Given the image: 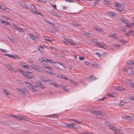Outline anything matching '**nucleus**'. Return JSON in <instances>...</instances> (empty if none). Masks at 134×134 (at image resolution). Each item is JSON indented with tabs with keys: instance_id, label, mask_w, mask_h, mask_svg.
Masks as SVG:
<instances>
[{
	"instance_id": "nucleus-1",
	"label": "nucleus",
	"mask_w": 134,
	"mask_h": 134,
	"mask_svg": "<svg viewBox=\"0 0 134 134\" xmlns=\"http://www.w3.org/2000/svg\"><path fill=\"white\" fill-rule=\"evenodd\" d=\"M87 79L90 81H92L96 80L97 78L93 75H91L90 76L88 77Z\"/></svg>"
},
{
	"instance_id": "nucleus-2",
	"label": "nucleus",
	"mask_w": 134,
	"mask_h": 134,
	"mask_svg": "<svg viewBox=\"0 0 134 134\" xmlns=\"http://www.w3.org/2000/svg\"><path fill=\"white\" fill-rule=\"evenodd\" d=\"M114 89L116 90L122 91H124L125 90L124 88L121 87L119 86L115 87Z\"/></svg>"
},
{
	"instance_id": "nucleus-3",
	"label": "nucleus",
	"mask_w": 134,
	"mask_h": 134,
	"mask_svg": "<svg viewBox=\"0 0 134 134\" xmlns=\"http://www.w3.org/2000/svg\"><path fill=\"white\" fill-rule=\"evenodd\" d=\"M22 74L23 75L24 77H25L27 78L31 79L34 77H33L31 76H32V75H31V76H29L28 75L26 74V72H23V73H22Z\"/></svg>"
},
{
	"instance_id": "nucleus-4",
	"label": "nucleus",
	"mask_w": 134,
	"mask_h": 134,
	"mask_svg": "<svg viewBox=\"0 0 134 134\" xmlns=\"http://www.w3.org/2000/svg\"><path fill=\"white\" fill-rule=\"evenodd\" d=\"M119 20L120 21L123 22V23L127 24L129 23L128 20L125 18H120Z\"/></svg>"
},
{
	"instance_id": "nucleus-5",
	"label": "nucleus",
	"mask_w": 134,
	"mask_h": 134,
	"mask_svg": "<svg viewBox=\"0 0 134 134\" xmlns=\"http://www.w3.org/2000/svg\"><path fill=\"white\" fill-rule=\"evenodd\" d=\"M30 37L33 40H34L35 41H37L38 40V37L36 36V37H35L34 36L32 35L29 34Z\"/></svg>"
},
{
	"instance_id": "nucleus-6",
	"label": "nucleus",
	"mask_w": 134,
	"mask_h": 134,
	"mask_svg": "<svg viewBox=\"0 0 134 134\" xmlns=\"http://www.w3.org/2000/svg\"><path fill=\"white\" fill-rule=\"evenodd\" d=\"M28 87L30 89L32 90V91H35L36 92H37V90H36L35 89L32 87L31 84H29V85H28Z\"/></svg>"
},
{
	"instance_id": "nucleus-7",
	"label": "nucleus",
	"mask_w": 134,
	"mask_h": 134,
	"mask_svg": "<svg viewBox=\"0 0 134 134\" xmlns=\"http://www.w3.org/2000/svg\"><path fill=\"white\" fill-rule=\"evenodd\" d=\"M5 55L6 56H8V57H10L12 58H15L17 56V55L15 54L11 55V54H5Z\"/></svg>"
},
{
	"instance_id": "nucleus-8",
	"label": "nucleus",
	"mask_w": 134,
	"mask_h": 134,
	"mask_svg": "<svg viewBox=\"0 0 134 134\" xmlns=\"http://www.w3.org/2000/svg\"><path fill=\"white\" fill-rule=\"evenodd\" d=\"M31 5H32L33 7H31V8L30 9V10L32 12H34L35 13H36V11H35V10H36L35 7L32 4H31L30 5V6L31 7Z\"/></svg>"
},
{
	"instance_id": "nucleus-9",
	"label": "nucleus",
	"mask_w": 134,
	"mask_h": 134,
	"mask_svg": "<svg viewBox=\"0 0 134 134\" xmlns=\"http://www.w3.org/2000/svg\"><path fill=\"white\" fill-rule=\"evenodd\" d=\"M105 114V113L104 112L98 111V112L97 113V115L98 116L101 115L103 116Z\"/></svg>"
},
{
	"instance_id": "nucleus-10",
	"label": "nucleus",
	"mask_w": 134,
	"mask_h": 134,
	"mask_svg": "<svg viewBox=\"0 0 134 134\" xmlns=\"http://www.w3.org/2000/svg\"><path fill=\"white\" fill-rule=\"evenodd\" d=\"M113 131L115 133H120L121 130L120 129H118V128L115 127Z\"/></svg>"
},
{
	"instance_id": "nucleus-11",
	"label": "nucleus",
	"mask_w": 134,
	"mask_h": 134,
	"mask_svg": "<svg viewBox=\"0 0 134 134\" xmlns=\"http://www.w3.org/2000/svg\"><path fill=\"white\" fill-rule=\"evenodd\" d=\"M114 5L117 7H120L121 5L119 3L115 2L114 3Z\"/></svg>"
},
{
	"instance_id": "nucleus-12",
	"label": "nucleus",
	"mask_w": 134,
	"mask_h": 134,
	"mask_svg": "<svg viewBox=\"0 0 134 134\" xmlns=\"http://www.w3.org/2000/svg\"><path fill=\"white\" fill-rule=\"evenodd\" d=\"M37 49L42 53L43 52V47L42 46H40L38 47Z\"/></svg>"
},
{
	"instance_id": "nucleus-13",
	"label": "nucleus",
	"mask_w": 134,
	"mask_h": 134,
	"mask_svg": "<svg viewBox=\"0 0 134 134\" xmlns=\"http://www.w3.org/2000/svg\"><path fill=\"white\" fill-rule=\"evenodd\" d=\"M0 21H2L1 23L3 24L4 25H10V24L8 23V22L6 21H5L3 20H0Z\"/></svg>"
},
{
	"instance_id": "nucleus-14",
	"label": "nucleus",
	"mask_w": 134,
	"mask_h": 134,
	"mask_svg": "<svg viewBox=\"0 0 134 134\" xmlns=\"http://www.w3.org/2000/svg\"><path fill=\"white\" fill-rule=\"evenodd\" d=\"M103 2L104 5H109V0H104Z\"/></svg>"
},
{
	"instance_id": "nucleus-15",
	"label": "nucleus",
	"mask_w": 134,
	"mask_h": 134,
	"mask_svg": "<svg viewBox=\"0 0 134 134\" xmlns=\"http://www.w3.org/2000/svg\"><path fill=\"white\" fill-rule=\"evenodd\" d=\"M3 91L5 93L8 97V98H10V94L9 93L5 90H4Z\"/></svg>"
},
{
	"instance_id": "nucleus-16",
	"label": "nucleus",
	"mask_w": 134,
	"mask_h": 134,
	"mask_svg": "<svg viewBox=\"0 0 134 134\" xmlns=\"http://www.w3.org/2000/svg\"><path fill=\"white\" fill-rule=\"evenodd\" d=\"M119 30H120L126 31L127 30L124 27L121 26L119 27Z\"/></svg>"
},
{
	"instance_id": "nucleus-17",
	"label": "nucleus",
	"mask_w": 134,
	"mask_h": 134,
	"mask_svg": "<svg viewBox=\"0 0 134 134\" xmlns=\"http://www.w3.org/2000/svg\"><path fill=\"white\" fill-rule=\"evenodd\" d=\"M64 40H65V41H66V42H68V43L69 44H74V45L75 44L74 43H72V42H71V41H70V40H68L66 38H64Z\"/></svg>"
},
{
	"instance_id": "nucleus-18",
	"label": "nucleus",
	"mask_w": 134,
	"mask_h": 134,
	"mask_svg": "<svg viewBox=\"0 0 134 134\" xmlns=\"http://www.w3.org/2000/svg\"><path fill=\"white\" fill-rule=\"evenodd\" d=\"M112 125H111V126H110L109 127L112 130H113V131L114 130L115 128V127H113V126L114 125V124H112Z\"/></svg>"
},
{
	"instance_id": "nucleus-19",
	"label": "nucleus",
	"mask_w": 134,
	"mask_h": 134,
	"mask_svg": "<svg viewBox=\"0 0 134 134\" xmlns=\"http://www.w3.org/2000/svg\"><path fill=\"white\" fill-rule=\"evenodd\" d=\"M21 6L25 8H26L27 9H28L29 8H28V7L24 3H21Z\"/></svg>"
},
{
	"instance_id": "nucleus-20",
	"label": "nucleus",
	"mask_w": 134,
	"mask_h": 134,
	"mask_svg": "<svg viewBox=\"0 0 134 134\" xmlns=\"http://www.w3.org/2000/svg\"><path fill=\"white\" fill-rule=\"evenodd\" d=\"M125 103V102L121 101V102H120V104H119V106L121 107L124 105Z\"/></svg>"
},
{
	"instance_id": "nucleus-21",
	"label": "nucleus",
	"mask_w": 134,
	"mask_h": 134,
	"mask_svg": "<svg viewBox=\"0 0 134 134\" xmlns=\"http://www.w3.org/2000/svg\"><path fill=\"white\" fill-rule=\"evenodd\" d=\"M127 64H129L132 65L134 64V62H133V61L131 60H129L128 61Z\"/></svg>"
},
{
	"instance_id": "nucleus-22",
	"label": "nucleus",
	"mask_w": 134,
	"mask_h": 134,
	"mask_svg": "<svg viewBox=\"0 0 134 134\" xmlns=\"http://www.w3.org/2000/svg\"><path fill=\"white\" fill-rule=\"evenodd\" d=\"M6 67L10 70H13V68L11 67L10 65H7Z\"/></svg>"
},
{
	"instance_id": "nucleus-23",
	"label": "nucleus",
	"mask_w": 134,
	"mask_h": 134,
	"mask_svg": "<svg viewBox=\"0 0 134 134\" xmlns=\"http://www.w3.org/2000/svg\"><path fill=\"white\" fill-rule=\"evenodd\" d=\"M51 84H52L53 85H54V86L56 87L59 86L57 84V83H55V82H54L52 80Z\"/></svg>"
},
{
	"instance_id": "nucleus-24",
	"label": "nucleus",
	"mask_w": 134,
	"mask_h": 134,
	"mask_svg": "<svg viewBox=\"0 0 134 134\" xmlns=\"http://www.w3.org/2000/svg\"><path fill=\"white\" fill-rule=\"evenodd\" d=\"M90 111L92 113L94 114V115H96L95 114H96L97 115V113L98 112V111L90 110Z\"/></svg>"
},
{
	"instance_id": "nucleus-25",
	"label": "nucleus",
	"mask_w": 134,
	"mask_h": 134,
	"mask_svg": "<svg viewBox=\"0 0 134 134\" xmlns=\"http://www.w3.org/2000/svg\"><path fill=\"white\" fill-rule=\"evenodd\" d=\"M54 65L56 67H58L59 65V62H54Z\"/></svg>"
},
{
	"instance_id": "nucleus-26",
	"label": "nucleus",
	"mask_w": 134,
	"mask_h": 134,
	"mask_svg": "<svg viewBox=\"0 0 134 134\" xmlns=\"http://www.w3.org/2000/svg\"><path fill=\"white\" fill-rule=\"evenodd\" d=\"M119 41L121 43L123 44L125 43H126V42H127V41H125L124 39L119 40Z\"/></svg>"
},
{
	"instance_id": "nucleus-27",
	"label": "nucleus",
	"mask_w": 134,
	"mask_h": 134,
	"mask_svg": "<svg viewBox=\"0 0 134 134\" xmlns=\"http://www.w3.org/2000/svg\"><path fill=\"white\" fill-rule=\"evenodd\" d=\"M46 22H47L48 23H49L50 24L52 25V26H54L55 25V24L54 23H52L49 20H46Z\"/></svg>"
},
{
	"instance_id": "nucleus-28",
	"label": "nucleus",
	"mask_w": 134,
	"mask_h": 134,
	"mask_svg": "<svg viewBox=\"0 0 134 134\" xmlns=\"http://www.w3.org/2000/svg\"><path fill=\"white\" fill-rule=\"evenodd\" d=\"M73 127V124H68V128L69 129L72 128V127Z\"/></svg>"
},
{
	"instance_id": "nucleus-29",
	"label": "nucleus",
	"mask_w": 134,
	"mask_h": 134,
	"mask_svg": "<svg viewBox=\"0 0 134 134\" xmlns=\"http://www.w3.org/2000/svg\"><path fill=\"white\" fill-rule=\"evenodd\" d=\"M126 27H129L130 28H131L133 26V25H132L131 24H129L128 25H125Z\"/></svg>"
},
{
	"instance_id": "nucleus-30",
	"label": "nucleus",
	"mask_w": 134,
	"mask_h": 134,
	"mask_svg": "<svg viewBox=\"0 0 134 134\" xmlns=\"http://www.w3.org/2000/svg\"><path fill=\"white\" fill-rule=\"evenodd\" d=\"M70 121H74L76 122L77 123H78L79 124H82L81 123V122H82V121L81 122H79L77 121L76 120H74L73 119H70L69 120Z\"/></svg>"
},
{
	"instance_id": "nucleus-31",
	"label": "nucleus",
	"mask_w": 134,
	"mask_h": 134,
	"mask_svg": "<svg viewBox=\"0 0 134 134\" xmlns=\"http://www.w3.org/2000/svg\"><path fill=\"white\" fill-rule=\"evenodd\" d=\"M13 116L14 117V118H15L18 120H21L20 119H21V117H19L15 115H13Z\"/></svg>"
},
{
	"instance_id": "nucleus-32",
	"label": "nucleus",
	"mask_w": 134,
	"mask_h": 134,
	"mask_svg": "<svg viewBox=\"0 0 134 134\" xmlns=\"http://www.w3.org/2000/svg\"><path fill=\"white\" fill-rule=\"evenodd\" d=\"M26 93H28L29 94V92L28 90L25 88H24L22 89Z\"/></svg>"
},
{
	"instance_id": "nucleus-33",
	"label": "nucleus",
	"mask_w": 134,
	"mask_h": 134,
	"mask_svg": "<svg viewBox=\"0 0 134 134\" xmlns=\"http://www.w3.org/2000/svg\"><path fill=\"white\" fill-rule=\"evenodd\" d=\"M18 31H20L21 32H22L23 31V29H21L20 27H18L16 29Z\"/></svg>"
},
{
	"instance_id": "nucleus-34",
	"label": "nucleus",
	"mask_w": 134,
	"mask_h": 134,
	"mask_svg": "<svg viewBox=\"0 0 134 134\" xmlns=\"http://www.w3.org/2000/svg\"><path fill=\"white\" fill-rule=\"evenodd\" d=\"M33 66L32 67L33 68L37 70L39 67L34 65H33Z\"/></svg>"
},
{
	"instance_id": "nucleus-35",
	"label": "nucleus",
	"mask_w": 134,
	"mask_h": 134,
	"mask_svg": "<svg viewBox=\"0 0 134 134\" xmlns=\"http://www.w3.org/2000/svg\"><path fill=\"white\" fill-rule=\"evenodd\" d=\"M52 13L53 15H55L57 17L60 16L59 15L57 14V13L55 12H53Z\"/></svg>"
},
{
	"instance_id": "nucleus-36",
	"label": "nucleus",
	"mask_w": 134,
	"mask_h": 134,
	"mask_svg": "<svg viewBox=\"0 0 134 134\" xmlns=\"http://www.w3.org/2000/svg\"><path fill=\"white\" fill-rule=\"evenodd\" d=\"M62 88L66 92H68L69 91V90L64 86H63V87H62Z\"/></svg>"
},
{
	"instance_id": "nucleus-37",
	"label": "nucleus",
	"mask_w": 134,
	"mask_h": 134,
	"mask_svg": "<svg viewBox=\"0 0 134 134\" xmlns=\"http://www.w3.org/2000/svg\"><path fill=\"white\" fill-rule=\"evenodd\" d=\"M105 124L106 125H108L110 126H111V125H112V124H111L110 122H108V121H105Z\"/></svg>"
},
{
	"instance_id": "nucleus-38",
	"label": "nucleus",
	"mask_w": 134,
	"mask_h": 134,
	"mask_svg": "<svg viewBox=\"0 0 134 134\" xmlns=\"http://www.w3.org/2000/svg\"><path fill=\"white\" fill-rule=\"evenodd\" d=\"M44 39H45V40L46 41H47L50 42H51L53 41L52 39V40L49 39L47 38H46V37L44 38Z\"/></svg>"
},
{
	"instance_id": "nucleus-39",
	"label": "nucleus",
	"mask_w": 134,
	"mask_h": 134,
	"mask_svg": "<svg viewBox=\"0 0 134 134\" xmlns=\"http://www.w3.org/2000/svg\"><path fill=\"white\" fill-rule=\"evenodd\" d=\"M0 8L4 10H5L6 9V8L5 7H4L3 6H1V5L0 4Z\"/></svg>"
},
{
	"instance_id": "nucleus-40",
	"label": "nucleus",
	"mask_w": 134,
	"mask_h": 134,
	"mask_svg": "<svg viewBox=\"0 0 134 134\" xmlns=\"http://www.w3.org/2000/svg\"><path fill=\"white\" fill-rule=\"evenodd\" d=\"M16 89L21 94H22V92H23L22 90H21V89H19L18 88H16Z\"/></svg>"
},
{
	"instance_id": "nucleus-41",
	"label": "nucleus",
	"mask_w": 134,
	"mask_h": 134,
	"mask_svg": "<svg viewBox=\"0 0 134 134\" xmlns=\"http://www.w3.org/2000/svg\"><path fill=\"white\" fill-rule=\"evenodd\" d=\"M39 60L40 62L42 63L44 61V59L43 58H40L39 59Z\"/></svg>"
},
{
	"instance_id": "nucleus-42",
	"label": "nucleus",
	"mask_w": 134,
	"mask_h": 134,
	"mask_svg": "<svg viewBox=\"0 0 134 134\" xmlns=\"http://www.w3.org/2000/svg\"><path fill=\"white\" fill-rule=\"evenodd\" d=\"M83 35L87 37H89L90 36V35L89 34V33L88 32L85 33L83 34Z\"/></svg>"
},
{
	"instance_id": "nucleus-43",
	"label": "nucleus",
	"mask_w": 134,
	"mask_h": 134,
	"mask_svg": "<svg viewBox=\"0 0 134 134\" xmlns=\"http://www.w3.org/2000/svg\"><path fill=\"white\" fill-rule=\"evenodd\" d=\"M47 73H49L50 74H52L53 75H54L55 74V73L51 71H47Z\"/></svg>"
},
{
	"instance_id": "nucleus-44",
	"label": "nucleus",
	"mask_w": 134,
	"mask_h": 134,
	"mask_svg": "<svg viewBox=\"0 0 134 134\" xmlns=\"http://www.w3.org/2000/svg\"><path fill=\"white\" fill-rule=\"evenodd\" d=\"M115 94V93H112L111 94H109L108 96H110L111 97H115V96L114 95Z\"/></svg>"
},
{
	"instance_id": "nucleus-45",
	"label": "nucleus",
	"mask_w": 134,
	"mask_h": 134,
	"mask_svg": "<svg viewBox=\"0 0 134 134\" xmlns=\"http://www.w3.org/2000/svg\"><path fill=\"white\" fill-rule=\"evenodd\" d=\"M71 83L74 85H76L77 83L75 81H74L73 80H71Z\"/></svg>"
},
{
	"instance_id": "nucleus-46",
	"label": "nucleus",
	"mask_w": 134,
	"mask_h": 134,
	"mask_svg": "<svg viewBox=\"0 0 134 134\" xmlns=\"http://www.w3.org/2000/svg\"><path fill=\"white\" fill-rule=\"evenodd\" d=\"M128 33L131 34L132 35H134V31H129V32H128Z\"/></svg>"
},
{
	"instance_id": "nucleus-47",
	"label": "nucleus",
	"mask_w": 134,
	"mask_h": 134,
	"mask_svg": "<svg viewBox=\"0 0 134 134\" xmlns=\"http://www.w3.org/2000/svg\"><path fill=\"white\" fill-rule=\"evenodd\" d=\"M93 66L97 68H98L99 67V65L96 64H93Z\"/></svg>"
},
{
	"instance_id": "nucleus-48",
	"label": "nucleus",
	"mask_w": 134,
	"mask_h": 134,
	"mask_svg": "<svg viewBox=\"0 0 134 134\" xmlns=\"http://www.w3.org/2000/svg\"><path fill=\"white\" fill-rule=\"evenodd\" d=\"M18 69H14L13 68V70H12V71L13 72L16 73L18 71Z\"/></svg>"
},
{
	"instance_id": "nucleus-49",
	"label": "nucleus",
	"mask_w": 134,
	"mask_h": 134,
	"mask_svg": "<svg viewBox=\"0 0 134 134\" xmlns=\"http://www.w3.org/2000/svg\"><path fill=\"white\" fill-rule=\"evenodd\" d=\"M113 46L116 48L119 47V46L117 44H113Z\"/></svg>"
},
{
	"instance_id": "nucleus-50",
	"label": "nucleus",
	"mask_w": 134,
	"mask_h": 134,
	"mask_svg": "<svg viewBox=\"0 0 134 134\" xmlns=\"http://www.w3.org/2000/svg\"><path fill=\"white\" fill-rule=\"evenodd\" d=\"M1 50L2 51V52L3 53L6 52L7 51V50L5 49H1Z\"/></svg>"
},
{
	"instance_id": "nucleus-51",
	"label": "nucleus",
	"mask_w": 134,
	"mask_h": 134,
	"mask_svg": "<svg viewBox=\"0 0 134 134\" xmlns=\"http://www.w3.org/2000/svg\"><path fill=\"white\" fill-rule=\"evenodd\" d=\"M51 6H52L53 8L56 9V5H53V4H51Z\"/></svg>"
},
{
	"instance_id": "nucleus-52",
	"label": "nucleus",
	"mask_w": 134,
	"mask_h": 134,
	"mask_svg": "<svg viewBox=\"0 0 134 134\" xmlns=\"http://www.w3.org/2000/svg\"><path fill=\"white\" fill-rule=\"evenodd\" d=\"M126 118L128 120H131V118L129 116H127L126 117Z\"/></svg>"
},
{
	"instance_id": "nucleus-53",
	"label": "nucleus",
	"mask_w": 134,
	"mask_h": 134,
	"mask_svg": "<svg viewBox=\"0 0 134 134\" xmlns=\"http://www.w3.org/2000/svg\"><path fill=\"white\" fill-rule=\"evenodd\" d=\"M68 124L65 123L63 124V126L66 127L68 128Z\"/></svg>"
},
{
	"instance_id": "nucleus-54",
	"label": "nucleus",
	"mask_w": 134,
	"mask_h": 134,
	"mask_svg": "<svg viewBox=\"0 0 134 134\" xmlns=\"http://www.w3.org/2000/svg\"><path fill=\"white\" fill-rule=\"evenodd\" d=\"M52 81V80H47L46 81V82H47V83H51Z\"/></svg>"
},
{
	"instance_id": "nucleus-55",
	"label": "nucleus",
	"mask_w": 134,
	"mask_h": 134,
	"mask_svg": "<svg viewBox=\"0 0 134 134\" xmlns=\"http://www.w3.org/2000/svg\"><path fill=\"white\" fill-rule=\"evenodd\" d=\"M126 12V11L125 10L122 9L121 10L120 12L122 13H125Z\"/></svg>"
},
{
	"instance_id": "nucleus-56",
	"label": "nucleus",
	"mask_w": 134,
	"mask_h": 134,
	"mask_svg": "<svg viewBox=\"0 0 134 134\" xmlns=\"http://www.w3.org/2000/svg\"><path fill=\"white\" fill-rule=\"evenodd\" d=\"M113 13V12L111 11H109L108 12H107V13L109 15H111V14Z\"/></svg>"
},
{
	"instance_id": "nucleus-57",
	"label": "nucleus",
	"mask_w": 134,
	"mask_h": 134,
	"mask_svg": "<svg viewBox=\"0 0 134 134\" xmlns=\"http://www.w3.org/2000/svg\"><path fill=\"white\" fill-rule=\"evenodd\" d=\"M120 7H118V8H116V10H118L120 12L121 10H122V9L120 8Z\"/></svg>"
},
{
	"instance_id": "nucleus-58",
	"label": "nucleus",
	"mask_w": 134,
	"mask_h": 134,
	"mask_svg": "<svg viewBox=\"0 0 134 134\" xmlns=\"http://www.w3.org/2000/svg\"><path fill=\"white\" fill-rule=\"evenodd\" d=\"M79 58L81 60H82L85 59L84 57L82 56H79Z\"/></svg>"
},
{
	"instance_id": "nucleus-59",
	"label": "nucleus",
	"mask_w": 134,
	"mask_h": 134,
	"mask_svg": "<svg viewBox=\"0 0 134 134\" xmlns=\"http://www.w3.org/2000/svg\"><path fill=\"white\" fill-rule=\"evenodd\" d=\"M37 70L38 71H40V72H42V69H41V68H40L39 67V68L38 69V70Z\"/></svg>"
},
{
	"instance_id": "nucleus-60",
	"label": "nucleus",
	"mask_w": 134,
	"mask_h": 134,
	"mask_svg": "<svg viewBox=\"0 0 134 134\" xmlns=\"http://www.w3.org/2000/svg\"><path fill=\"white\" fill-rule=\"evenodd\" d=\"M42 84L40 82L37 83V85L40 87H41V85H42Z\"/></svg>"
},
{
	"instance_id": "nucleus-61",
	"label": "nucleus",
	"mask_w": 134,
	"mask_h": 134,
	"mask_svg": "<svg viewBox=\"0 0 134 134\" xmlns=\"http://www.w3.org/2000/svg\"><path fill=\"white\" fill-rule=\"evenodd\" d=\"M72 24L76 26H78L79 25L78 23H74Z\"/></svg>"
},
{
	"instance_id": "nucleus-62",
	"label": "nucleus",
	"mask_w": 134,
	"mask_h": 134,
	"mask_svg": "<svg viewBox=\"0 0 134 134\" xmlns=\"http://www.w3.org/2000/svg\"><path fill=\"white\" fill-rule=\"evenodd\" d=\"M130 85L131 86L133 87L134 86V82H131L130 83Z\"/></svg>"
},
{
	"instance_id": "nucleus-63",
	"label": "nucleus",
	"mask_w": 134,
	"mask_h": 134,
	"mask_svg": "<svg viewBox=\"0 0 134 134\" xmlns=\"http://www.w3.org/2000/svg\"><path fill=\"white\" fill-rule=\"evenodd\" d=\"M102 47L103 48L105 49L107 48V46L105 45H103L102 46Z\"/></svg>"
},
{
	"instance_id": "nucleus-64",
	"label": "nucleus",
	"mask_w": 134,
	"mask_h": 134,
	"mask_svg": "<svg viewBox=\"0 0 134 134\" xmlns=\"http://www.w3.org/2000/svg\"><path fill=\"white\" fill-rule=\"evenodd\" d=\"M114 34H110L109 35V37H114Z\"/></svg>"
}]
</instances>
